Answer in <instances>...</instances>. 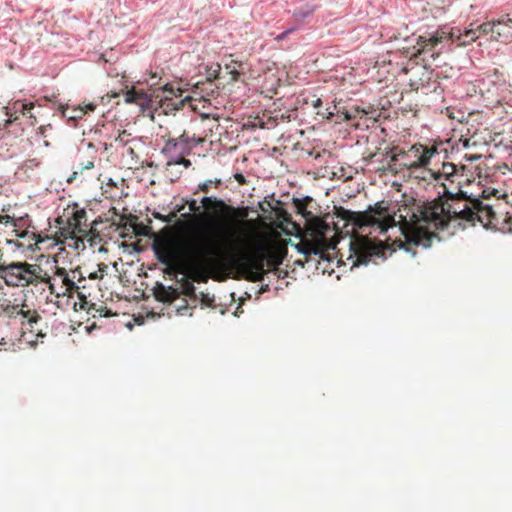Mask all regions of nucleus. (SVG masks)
Segmentation results:
<instances>
[{
  "mask_svg": "<svg viewBox=\"0 0 512 512\" xmlns=\"http://www.w3.org/2000/svg\"><path fill=\"white\" fill-rule=\"evenodd\" d=\"M223 78L225 76H223L221 66L218 63L210 66L207 71L206 82H198L195 85L196 89L200 91L201 99L206 101V97L214 96L216 89L213 81Z\"/></svg>",
  "mask_w": 512,
  "mask_h": 512,
  "instance_id": "9b49d317",
  "label": "nucleus"
},
{
  "mask_svg": "<svg viewBox=\"0 0 512 512\" xmlns=\"http://www.w3.org/2000/svg\"><path fill=\"white\" fill-rule=\"evenodd\" d=\"M104 187H108V188H117V185L116 183L112 180V179H109L108 182L105 184Z\"/></svg>",
  "mask_w": 512,
  "mask_h": 512,
  "instance_id": "58836bf2",
  "label": "nucleus"
},
{
  "mask_svg": "<svg viewBox=\"0 0 512 512\" xmlns=\"http://www.w3.org/2000/svg\"><path fill=\"white\" fill-rule=\"evenodd\" d=\"M64 114H65L68 118H70V119H77V118H82V117L86 114V111L84 110V108H83V107L79 106V107H77V108L73 109L72 114L67 115V114H66V111L64 112Z\"/></svg>",
  "mask_w": 512,
  "mask_h": 512,
  "instance_id": "473e14b6",
  "label": "nucleus"
},
{
  "mask_svg": "<svg viewBox=\"0 0 512 512\" xmlns=\"http://www.w3.org/2000/svg\"><path fill=\"white\" fill-rule=\"evenodd\" d=\"M349 260L352 266L367 264L372 256H378L380 248L368 236L357 235L350 240Z\"/></svg>",
  "mask_w": 512,
  "mask_h": 512,
  "instance_id": "9d476101",
  "label": "nucleus"
},
{
  "mask_svg": "<svg viewBox=\"0 0 512 512\" xmlns=\"http://www.w3.org/2000/svg\"><path fill=\"white\" fill-rule=\"evenodd\" d=\"M428 172L435 181L440 182L447 177H451L452 175L459 173L460 171L453 163H443L441 170L437 172L429 170Z\"/></svg>",
  "mask_w": 512,
  "mask_h": 512,
  "instance_id": "6ab92c4d",
  "label": "nucleus"
},
{
  "mask_svg": "<svg viewBox=\"0 0 512 512\" xmlns=\"http://www.w3.org/2000/svg\"><path fill=\"white\" fill-rule=\"evenodd\" d=\"M297 202H298V203H297V208H298V210H299L301 213L305 214V208H304V206L302 205V203H301L299 200H298Z\"/></svg>",
  "mask_w": 512,
  "mask_h": 512,
  "instance_id": "a19ab883",
  "label": "nucleus"
},
{
  "mask_svg": "<svg viewBox=\"0 0 512 512\" xmlns=\"http://www.w3.org/2000/svg\"><path fill=\"white\" fill-rule=\"evenodd\" d=\"M153 215L155 218L160 219L165 223H171L177 216L176 212H171L168 215H162L160 213H154Z\"/></svg>",
  "mask_w": 512,
  "mask_h": 512,
  "instance_id": "7c9ffc66",
  "label": "nucleus"
},
{
  "mask_svg": "<svg viewBox=\"0 0 512 512\" xmlns=\"http://www.w3.org/2000/svg\"><path fill=\"white\" fill-rule=\"evenodd\" d=\"M164 96L160 97L156 95L154 100V106L151 109L154 110L158 115H170L174 114L178 110L188 108L190 111H198L197 100L193 97L186 96L181 98L173 93L172 89H168L167 85L162 90Z\"/></svg>",
  "mask_w": 512,
  "mask_h": 512,
  "instance_id": "6e6552de",
  "label": "nucleus"
},
{
  "mask_svg": "<svg viewBox=\"0 0 512 512\" xmlns=\"http://www.w3.org/2000/svg\"><path fill=\"white\" fill-rule=\"evenodd\" d=\"M293 31H294V29H293V28H291V29H288V30L284 31L283 33L279 34V35L275 38V39H276V41H282L283 39H285V38H286V36H287L288 34H290V33H291V32H293Z\"/></svg>",
  "mask_w": 512,
  "mask_h": 512,
  "instance_id": "c9c22d12",
  "label": "nucleus"
},
{
  "mask_svg": "<svg viewBox=\"0 0 512 512\" xmlns=\"http://www.w3.org/2000/svg\"><path fill=\"white\" fill-rule=\"evenodd\" d=\"M13 232L15 233V236L17 237V246L20 248H25L29 250H34L35 247H38V245L45 241L46 238L42 237L39 233L35 231V228L33 227L32 230L29 228L20 230L18 229V225L12 226Z\"/></svg>",
  "mask_w": 512,
  "mask_h": 512,
  "instance_id": "f8f14e48",
  "label": "nucleus"
},
{
  "mask_svg": "<svg viewBox=\"0 0 512 512\" xmlns=\"http://www.w3.org/2000/svg\"><path fill=\"white\" fill-rule=\"evenodd\" d=\"M330 232H332V228L328 223L322 218L308 213L303 235L296 246L298 251L304 255L306 262L312 255L318 256L320 259H328V250L335 248V243L328 239Z\"/></svg>",
  "mask_w": 512,
  "mask_h": 512,
  "instance_id": "20e7f679",
  "label": "nucleus"
},
{
  "mask_svg": "<svg viewBox=\"0 0 512 512\" xmlns=\"http://www.w3.org/2000/svg\"><path fill=\"white\" fill-rule=\"evenodd\" d=\"M317 113L322 115V116H324V117H326V118H328V119H330L333 116V112L324 113V112L318 111Z\"/></svg>",
  "mask_w": 512,
  "mask_h": 512,
  "instance_id": "ea45409f",
  "label": "nucleus"
},
{
  "mask_svg": "<svg viewBox=\"0 0 512 512\" xmlns=\"http://www.w3.org/2000/svg\"><path fill=\"white\" fill-rule=\"evenodd\" d=\"M503 19H498L496 22H486V23H483L479 26H477V28H470L469 30H476V35H477V38L479 37V34H492L494 35L495 34V28L496 27H499L500 25H502L503 23Z\"/></svg>",
  "mask_w": 512,
  "mask_h": 512,
  "instance_id": "4be33fe9",
  "label": "nucleus"
},
{
  "mask_svg": "<svg viewBox=\"0 0 512 512\" xmlns=\"http://www.w3.org/2000/svg\"><path fill=\"white\" fill-rule=\"evenodd\" d=\"M157 298L161 301H169L170 300V292L165 289V287H161V291L156 294Z\"/></svg>",
  "mask_w": 512,
  "mask_h": 512,
  "instance_id": "72a5a7b5",
  "label": "nucleus"
},
{
  "mask_svg": "<svg viewBox=\"0 0 512 512\" xmlns=\"http://www.w3.org/2000/svg\"><path fill=\"white\" fill-rule=\"evenodd\" d=\"M14 109L18 110L20 109L21 113L24 115V116H28L30 118L33 117L32 115V110L34 108V104L33 103H22V102H16L14 104Z\"/></svg>",
  "mask_w": 512,
  "mask_h": 512,
  "instance_id": "393cba45",
  "label": "nucleus"
},
{
  "mask_svg": "<svg viewBox=\"0 0 512 512\" xmlns=\"http://www.w3.org/2000/svg\"><path fill=\"white\" fill-rule=\"evenodd\" d=\"M46 280L42 283L48 285L51 294L56 297L72 295L77 293L80 299L85 298V295L80 291L85 288V285H81L85 282V278L79 269L71 270L67 272L65 268L56 267V271L53 276H50L46 271Z\"/></svg>",
  "mask_w": 512,
  "mask_h": 512,
  "instance_id": "39448f33",
  "label": "nucleus"
},
{
  "mask_svg": "<svg viewBox=\"0 0 512 512\" xmlns=\"http://www.w3.org/2000/svg\"><path fill=\"white\" fill-rule=\"evenodd\" d=\"M107 269H108V265H106L105 263H100V264H98V270L95 272H91L88 275V278L92 279V280L103 279L104 275L107 272Z\"/></svg>",
  "mask_w": 512,
  "mask_h": 512,
  "instance_id": "cd10ccee",
  "label": "nucleus"
},
{
  "mask_svg": "<svg viewBox=\"0 0 512 512\" xmlns=\"http://www.w3.org/2000/svg\"><path fill=\"white\" fill-rule=\"evenodd\" d=\"M244 69V63L236 60H231L229 63L225 64L222 74L223 76H225L224 79H227L228 83H233L240 79V76L243 73Z\"/></svg>",
  "mask_w": 512,
  "mask_h": 512,
  "instance_id": "dca6fc26",
  "label": "nucleus"
},
{
  "mask_svg": "<svg viewBox=\"0 0 512 512\" xmlns=\"http://www.w3.org/2000/svg\"><path fill=\"white\" fill-rule=\"evenodd\" d=\"M94 161L93 160H88L84 163H80L78 168L76 170L73 171L72 175L67 179V182L68 183H72L74 179H76V177L79 175V174H82L85 170H91L94 168Z\"/></svg>",
  "mask_w": 512,
  "mask_h": 512,
  "instance_id": "b1692460",
  "label": "nucleus"
},
{
  "mask_svg": "<svg viewBox=\"0 0 512 512\" xmlns=\"http://www.w3.org/2000/svg\"><path fill=\"white\" fill-rule=\"evenodd\" d=\"M201 204L206 211L223 214L234 223L218 230L203 229L196 222H177L173 232L161 234L154 240L157 260L168 273L182 274L201 282L211 270L231 262L247 274L250 281H262L264 256L246 252V239L240 232L248 207H233L216 197L205 196Z\"/></svg>",
  "mask_w": 512,
  "mask_h": 512,
  "instance_id": "f257e3e1",
  "label": "nucleus"
},
{
  "mask_svg": "<svg viewBox=\"0 0 512 512\" xmlns=\"http://www.w3.org/2000/svg\"><path fill=\"white\" fill-rule=\"evenodd\" d=\"M27 304L23 303L21 305L12 303L9 299H4V308H2L3 316L8 319H16L21 316L23 312V308H26Z\"/></svg>",
  "mask_w": 512,
  "mask_h": 512,
  "instance_id": "a211bd4d",
  "label": "nucleus"
},
{
  "mask_svg": "<svg viewBox=\"0 0 512 512\" xmlns=\"http://www.w3.org/2000/svg\"><path fill=\"white\" fill-rule=\"evenodd\" d=\"M478 88L488 105L512 107V90L502 74L495 72L479 80Z\"/></svg>",
  "mask_w": 512,
  "mask_h": 512,
  "instance_id": "423d86ee",
  "label": "nucleus"
},
{
  "mask_svg": "<svg viewBox=\"0 0 512 512\" xmlns=\"http://www.w3.org/2000/svg\"><path fill=\"white\" fill-rule=\"evenodd\" d=\"M234 179L237 181V183L239 185H246L247 184V180L245 178V176L241 173H235L234 174Z\"/></svg>",
  "mask_w": 512,
  "mask_h": 512,
  "instance_id": "f704fd0d",
  "label": "nucleus"
},
{
  "mask_svg": "<svg viewBox=\"0 0 512 512\" xmlns=\"http://www.w3.org/2000/svg\"><path fill=\"white\" fill-rule=\"evenodd\" d=\"M125 102L134 103L141 107L151 108L154 106V100L143 90L132 88L125 93Z\"/></svg>",
  "mask_w": 512,
  "mask_h": 512,
  "instance_id": "2eb2a0df",
  "label": "nucleus"
},
{
  "mask_svg": "<svg viewBox=\"0 0 512 512\" xmlns=\"http://www.w3.org/2000/svg\"><path fill=\"white\" fill-rule=\"evenodd\" d=\"M177 139L183 143L184 148L180 150L182 154H189L193 146L203 141L202 139L195 140L194 136L188 135L185 131Z\"/></svg>",
  "mask_w": 512,
  "mask_h": 512,
  "instance_id": "412c9836",
  "label": "nucleus"
},
{
  "mask_svg": "<svg viewBox=\"0 0 512 512\" xmlns=\"http://www.w3.org/2000/svg\"><path fill=\"white\" fill-rule=\"evenodd\" d=\"M84 110L86 111V114L88 112H92L96 109V105L94 103H88L82 106Z\"/></svg>",
  "mask_w": 512,
  "mask_h": 512,
  "instance_id": "e433bc0d",
  "label": "nucleus"
},
{
  "mask_svg": "<svg viewBox=\"0 0 512 512\" xmlns=\"http://www.w3.org/2000/svg\"><path fill=\"white\" fill-rule=\"evenodd\" d=\"M220 184V180H206L205 182L199 184V190L207 194L212 186L218 187Z\"/></svg>",
  "mask_w": 512,
  "mask_h": 512,
  "instance_id": "c756f323",
  "label": "nucleus"
},
{
  "mask_svg": "<svg viewBox=\"0 0 512 512\" xmlns=\"http://www.w3.org/2000/svg\"><path fill=\"white\" fill-rule=\"evenodd\" d=\"M86 212L83 209H73L71 215L64 221L62 217L57 219L60 225L59 231L56 233V241L63 243L67 239L75 240V244L79 241L83 243L81 237L87 233L86 225ZM76 247L78 245H75Z\"/></svg>",
  "mask_w": 512,
  "mask_h": 512,
  "instance_id": "1a4fd4ad",
  "label": "nucleus"
},
{
  "mask_svg": "<svg viewBox=\"0 0 512 512\" xmlns=\"http://www.w3.org/2000/svg\"><path fill=\"white\" fill-rule=\"evenodd\" d=\"M110 315H111V313L108 311L105 313V316H110Z\"/></svg>",
  "mask_w": 512,
  "mask_h": 512,
  "instance_id": "49530a36",
  "label": "nucleus"
},
{
  "mask_svg": "<svg viewBox=\"0 0 512 512\" xmlns=\"http://www.w3.org/2000/svg\"><path fill=\"white\" fill-rule=\"evenodd\" d=\"M476 39V30H464L462 32L458 28H451L450 30L439 28L432 33L418 36L416 46L414 47L416 50L414 56L428 55L435 59L448 44L456 43L458 46H465Z\"/></svg>",
  "mask_w": 512,
  "mask_h": 512,
  "instance_id": "7ed1b4c3",
  "label": "nucleus"
},
{
  "mask_svg": "<svg viewBox=\"0 0 512 512\" xmlns=\"http://www.w3.org/2000/svg\"><path fill=\"white\" fill-rule=\"evenodd\" d=\"M2 308H4V299H0V317L3 316Z\"/></svg>",
  "mask_w": 512,
  "mask_h": 512,
  "instance_id": "c03bdc74",
  "label": "nucleus"
},
{
  "mask_svg": "<svg viewBox=\"0 0 512 512\" xmlns=\"http://www.w3.org/2000/svg\"><path fill=\"white\" fill-rule=\"evenodd\" d=\"M189 289L194 290V286L193 285H189Z\"/></svg>",
  "mask_w": 512,
  "mask_h": 512,
  "instance_id": "a18cd8bd",
  "label": "nucleus"
},
{
  "mask_svg": "<svg viewBox=\"0 0 512 512\" xmlns=\"http://www.w3.org/2000/svg\"><path fill=\"white\" fill-rule=\"evenodd\" d=\"M0 225L8 226H16V221L14 217L10 215H0Z\"/></svg>",
  "mask_w": 512,
  "mask_h": 512,
  "instance_id": "2f4dec72",
  "label": "nucleus"
},
{
  "mask_svg": "<svg viewBox=\"0 0 512 512\" xmlns=\"http://www.w3.org/2000/svg\"><path fill=\"white\" fill-rule=\"evenodd\" d=\"M271 261H272L273 265H275V266H277L281 263V259L274 257V256L272 257Z\"/></svg>",
  "mask_w": 512,
  "mask_h": 512,
  "instance_id": "37998d69",
  "label": "nucleus"
},
{
  "mask_svg": "<svg viewBox=\"0 0 512 512\" xmlns=\"http://www.w3.org/2000/svg\"><path fill=\"white\" fill-rule=\"evenodd\" d=\"M125 136H127V133H126V131H123L121 134H119V136L116 138L115 141L125 144L126 143V140L124 139Z\"/></svg>",
  "mask_w": 512,
  "mask_h": 512,
  "instance_id": "4c0bfd02",
  "label": "nucleus"
},
{
  "mask_svg": "<svg viewBox=\"0 0 512 512\" xmlns=\"http://www.w3.org/2000/svg\"><path fill=\"white\" fill-rule=\"evenodd\" d=\"M465 182H468V179L465 177L463 172H459L451 177L443 179L439 182L443 187V193L441 196L446 198L463 195L464 191L462 190V186Z\"/></svg>",
  "mask_w": 512,
  "mask_h": 512,
  "instance_id": "4468645a",
  "label": "nucleus"
},
{
  "mask_svg": "<svg viewBox=\"0 0 512 512\" xmlns=\"http://www.w3.org/2000/svg\"><path fill=\"white\" fill-rule=\"evenodd\" d=\"M185 155H177L173 156L172 158H169L167 164L170 165H183L186 168H189L191 166V161L189 159H186L184 157Z\"/></svg>",
  "mask_w": 512,
  "mask_h": 512,
  "instance_id": "bb28decb",
  "label": "nucleus"
},
{
  "mask_svg": "<svg viewBox=\"0 0 512 512\" xmlns=\"http://www.w3.org/2000/svg\"><path fill=\"white\" fill-rule=\"evenodd\" d=\"M189 209H190L191 212H193L194 216H191L190 214H184L183 215L184 217L194 218V219H197V220L204 218L205 215L200 213V207L196 204L195 200H192L189 203Z\"/></svg>",
  "mask_w": 512,
  "mask_h": 512,
  "instance_id": "c85d7f7f",
  "label": "nucleus"
},
{
  "mask_svg": "<svg viewBox=\"0 0 512 512\" xmlns=\"http://www.w3.org/2000/svg\"><path fill=\"white\" fill-rule=\"evenodd\" d=\"M390 161L398 163L406 169L425 167L430 163L432 156L437 152L436 147H428L420 143L412 145L408 150L394 149Z\"/></svg>",
  "mask_w": 512,
  "mask_h": 512,
  "instance_id": "0eeeda50",
  "label": "nucleus"
},
{
  "mask_svg": "<svg viewBox=\"0 0 512 512\" xmlns=\"http://www.w3.org/2000/svg\"><path fill=\"white\" fill-rule=\"evenodd\" d=\"M368 112L360 107H352L344 113V119L347 121L358 119L359 121L354 124L355 128H360L362 125L368 127Z\"/></svg>",
  "mask_w": 512,
  "mask_h": 512,
  "instance_id": "f3484780",
  "label": "nucleus"
},
{
  "mask_svg": "<svg viewBox=\"0 0 512 512\" xmlns=\"http://www.w3.org/2000/svg\"><path fill=\"white\" fill-rule=\"evenodd\" d=\"M103 194L105 195L106 198L115 201V200L122 198L123 192L118 187L117 188L103 187Z\"/></svg>",
  "mask_w": 512,
  "mask_h": 512,
  "instance_id": "a878e982",
  "label": "nucleus"
},
{
  "mask_svg": "<svg viewBox=\"0 0 512 512\" xmlns=\"http://www.w3.org/2000/svg\"><path fill=\"white\" fill-rule=\"evenodd\" d=\"M501 19H503V23L502 25H500L499 27H496L495 28V34L500 37V36H508L510 33H511V30H512V19L509 18L508 16H505V17H502Z\"/></svg>",
  "mask_w": 512,
  "mask_h": 512,
  "instance_id": "5701e85b",
  "label": "nucleus"
},
{
  "mask_svg": "<svg viewBox=\"0 0 512 512\" xmlns=\"http://www.w3.org/2000/svg\"><path fill=\"white\" fill-rule=\"evenodd\" d=\"M183 147V143L179 141L177 138H170L165 143L162 152L166 154L169 158H172L173 156L177 155H183L180 151Z\"/></svg>",
  "mask_w": 512,
  "mask_h": 512,
  "instance_id": "aec40b11",
  "label": "nucleus"
},
{
  "mask_svg": "<svg viewBox=\"0 0 512 512\" xmlns=\"http://www.w3.org/2000/svg\"><path fill=\"white\" fill-rule=\"evenodd\" d=\"M20 317L22 318L21 327L23 331H29L37 337L45 336V334L42 333V329L39 327L42 317L36 310L30 309L27 305L26 308H23V312Z\"/></svg>",
  "mask_w": 512,
  "mask_h": 512,
  "instance_id": "ddd939ff",
  "label": "nucleus"
},
{
  "mask_svg": "<svg viewBox=\"0 0 512 512\" xmlns=\"http://www.w3.org/2000/svg\"><path fill=\"white\" fill-rule=\"evenodd\" d=\"M337 216L361 230L376 226L383 233L398 226L407 243L425 248L431 246L437 230L450 225L466 228L480 223L485 228H498L506 220V214L498 213L479 199L468 198L465 192L446 198L438 196L432 201H414L412 205L400 207L398 214L393 215L382 203H376L363 212L341 207Z\"/></svg>",
  "mask_w": 512,
  "mask_h": 512,
  "instance_id": "f03ea898",
  "label": "nucleus"
},
{
  "mask_svg": "<svg viewBox=\"0 0 512 512\" xmlns=\"http://www.w3.org/2000/svg\"><path fill=\"white\" fill-rule=\"evenodd\" d=\"M322 104V100L320 98L316 99L314 102H313V107L314 108H318L320 107Z\"/></svg>",
  "mask_w": 512,
  "mask_h": 512,
  "instance_id": "79ce46f5",
  "label": "nucleus"
}]
</instances>
